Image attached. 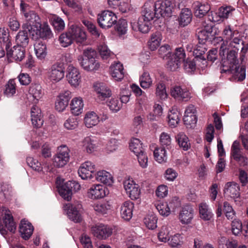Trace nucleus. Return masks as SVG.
<instances>
[{
    "instance_id": "obj_37",
    "label": "nucleus",
    "mask_w": 248,
    "mask_h": 248,
    "mask_svg": "<svg viewBox=\"0 0 248 248\" xmlns=\"http://www.w3.org/2000/svg\"><path fill=\"white\" fill-rule=\"evenodd\" d=\"M27 30L22 29L20 31L16 37V42L17 46L26 47L29 43V38L28 35Z\"/></svg>"
},
{
    "instance_id": "obj_9",
    "label": "nucleus",
    "mask_w": 248,
    "mask_h": 248,
    "mask_svg": "<svg viewBox=\"0 0 248 248\" xmlns=\"http://www.w3.org/2000/svg\"><path fill=\"white\" fill-rule=\"evenodd\" d=\"M64 76V68L61 63L57 62L53 64L48 72V78L52 82H57Z\"/></svg>"
},
{
    "instance_id": "obj_54",
    "label": "nucleus",
    "mask_w": 248,
    "mask_h": 248,
    "mask_svg": "<svg viewBox=\"0 0 248 248\" xmlns=\"http://www.w3.org/2000/svg\"><path fill=\"white\" fill-rule=\"evenodd\" d=\"M138 31L143 33L149 32L150 27V21L140 17L138 22Z\"/></svg>"
},
{
    "instance_id": "obj_19",
    "label": "nucleus",
    "mask_w": 248,
    "mask_h": 248,
    "mask_svg": "<svg viewBox=\"0 0 248 248\" xmlns=\"http://www.w3.org/2000/svg\"><path fill=\"white\" fill-rule=\"evenodd\" d=\"M87 194L92 199L104 198L106 195V187L99 184L93 185L89 189Z\"/></svg>"
},
{
    "instance_id": "obj_4",
    "label": "nucleus",
    "mask_w": 248,
    "mask_h": 248,
    "mask_svg": "<svg viewBox=\"0 0 248 248\" xmlns=\"http://www.w3.org/2000/svg\"><path fill=\"white\" fill-rule=\"evenodd\" d=\"M33 38H42L44 40H48L53 37V34L47 22H44L40 26L33 29L29 32Z\"/></svg>"
},
{
    "instance_id": "obj_17",
    "label": "nucleus",
    "mask_w": 248,
    "mask_h": 248,
    "mask_svg": "<svg viewBox=\"0 0 248 248\" xmlns=\"http://www.w3.org/2000/svg\"><path fill=\"white\" fill-rule=\"evenodd\" d=\"M66 78L68 82L75 87L78 86L80 82L81 76L79 71L72 65H69L67 68Z\"/></svg>"
},
{
    "instance_id": "obj_41",
    "label": "nucleus",
    "mask_w": 248,
    "mask_h": 248,
    "mask_svg": "<svg viewBox=\"0 0 248 248\" xmlns=\"http://www.w3.org/2000/svg\"><path fill=\"white\" fill-rule=\"evenodd\" d=\"M155 94L157 99L161 100H164L168 98L166 85L163 81H160L156 84Z\"/></svg>"
},
{
    "instance_id": "obj_2",
    "label": "nucleus",
    "mask_w": 248,
    "mask_h": 248,
    "mask_svg": "<svg viewBox=\"0 0 248 248\" xmlns=\"http://www.w3.org/2000/svg\"><path fill=\"white\" fill-rule=\"evenodd\" d=\"M117 17L111 11L106 10L102 12L97 16V22L99 26L103 29L111 28L116 23Z\"/></svg>"
},
{
    "instance_id": "obj_18",
    "label": "nucleus",
    "mask_w": 248,
    "mask_h": 248,
    "mask_svg": "<svg viewBox=\"0 0 248 248\" xmlns=\"http://www.w3.org/2000/svg\"><path fill=\"white\" fill-rule=\"evenodd\" d=\"M81 206L80 204H78V207H76L70 203L65 205V209L67 210V214L70 219L75 222H79L81 220L82 218L79 210Z\"/></svg>"
},
{
    "instance_id": "obj_51",
    "label": "nucleus",
    "mask_w": 248,
    "mask_h": 248,
    "mask_svg": "<svg viewBox=\"0 0 248 248\" xmlns=\"http://www.w3.org/2000/svg\"><path fill=\"white\" fill-rule=\"evenodd\" d=\"M170 227L163 226L158 233V238L160 242L166 243L169 240V235L170 232Z\"/></svg>"
},
{
    "instance_id": "obj_35",
    "label": "nucleus",
    "mask_w": 248,
    "mask_h": 248,
    "mask_svg": "<svg viewBox=\"0 0 248 248\" xmlns=\"http://www.w3.org/2000/svg\"><path fill=\"white\" fill-rule=\"evenodd\" d=\"M212 44L215 46H219V55L225 56V52L228 49V41L223 40L222 37H213L211 41Z\"/></svg>"
},
{
    "instance_id": "obj_12",
    "label": "nucleus",
    "mask_w": 248,
    "mask_h": 248,
    "mask_svg": "<svg viewBox=\"0 0 248 248\" xmlns=\"http://www.w3.org/2000/svg\"><path fill=\"white\" fill-rule=\"evenodd\" d=\"M91 232L94 236L99 239H106L111 235L112 230L107 225L99 224L92 226Z\"/></svg>"
},
{
    "instance_id": "obj_40",
    "label": "nucleus",
    "mask_w": 248,
    "mask_h": 248,
    "mask_svg": "<svg viewBox=\"0 0 248 248\" xmlns=\"http://www.w3.org/2000/svg\"><path fill=\"white\" fill-rule=\"evenodd\" d=\"M162 35L160 32H155L153 33L148 43L149 49L152 51L157 49L160 45Z\"/></svg>"
},
{
    "instance_id": "obj_1",
    "label": "nucleus",
    "mask_w": 248,
    "mask_h": 248,
    "mask_svg": "<svg viewBox=\"0 0 248 248\" xmlns=\"http://www.w3.org/2000/svg\"><path fill=\"white\" fill-rule=\"evenodd\" d=\"M4 214L5 215L3 217V222L4 225H3L1 218L0 217V233L5 236L7 234V231L5 228H6L10 232L14 233L16 230V226L13 220V217L10 213L9 210L4 207L0 206V214Z\"/></svg>"
},
{
    "instance_id": "obj_34",
    "label": "nucleus",
    "mask_w": 248,
    "mask_h": 248,
    "mask_svg": "<svg viewBox=\"0 0 248 248\" xmlns=\"http://www.w3.org/2000/svg\"><path fill=\"white\" fill-rule=\"evenodd\" d=\"M29 93L33 98L34 103H37L43 94L42 87L38 84H32L30 87Z\"/></svg>"
},
{
    "instance_id": "obj_21",
    "label": "nucleus",
    "mask_w": 248,
    "mask_h": 248,
    "mask_svg": "<svg viewBox=\"0 0 248 248\" xmlns=\"http://www.w3.org/2000/svg\"><path fill=\"white\" fill-rule=\"evenodd\" d=\"M25 47L16 46L13 49H9V47L6 48L7 55L8 57H12L16 61H21L25 57Z\"/></svg>"
},
{
    "instance_id": "obj_52",
    "label": "nucleus",
    "mask_w": 248,
    "mask_h": 248,
    "mask_svg": "<svg viewBox=\"0 0 248 248\" xmlns=\"http://www.w3.org/2000/svg\"><path fill=\"white\" fill-rule=\"evenodd\" d=\"M111 208V206L108 202H98L94 204V210L101 214H106Z\"/></svg>"
},
{
    "instance_id": "obj_46",
    "label": "nucleus",
    "mask_w": 248,
    "mask_h": 248,
    "mask_svg": "<svg viewBox=\"0 0 248 248\" xmlns=\"http://www.w3.org/2000/svg\"><path fill=\"white\" fill-rule=\"evenodd\" d=\"M16 93V83L15 79H10L5 85L4 93L8 97L13 96Z\"/></svg>"
},
{
    "instance_id": "obj_61",
    "label": "nucleus",
    "mask_w": 248,
    "mask_h": 248,
    "mask_svg": "<svg viewBox=\"0 0 248 248\" xmlns=\"http://www.w3.org/2000/svg\"><path fill=\"white\" fill-rule=\"evenodd\" d=\"M98 50L101 56L104 59H107L109 57L114 55L105 44L99 45Z\"/></svg>"
},
{
    "instance_id": "obj_49",
    "label": "nucleus",
    "mask_w": 248,
    "mask_h": 248,
    "mask_svg": "<svg viewBox=\"0 0 248 248\" xmlns=\"http://www.w3.org/2000/svg\"><path fill=\"white\" fill-rule=\"evenodd\" d=\"M129 148L130 150L135 155L141 153L144 150V148L142 146V143H141L139 139L137 138H134L131 140L129 144Z\"/></svg>"
},
{
    "instance_id": "obj_50",
    "label": "nucleus",
    "mask_w": 248,
    "mask_h": 248,
    "mask_svg": "<svg viewBox=\"0 0 248 248\" xmlns=\"http://www.w3.org/2000/svg\"><path fill=\"white\" fill-rule=\"evenodd\" d=\"M0 43L3 44L5 49L10 46V41L9 40V33L8 30L4 28H0Z\"/></svg>"
},
{
    "instance_id": "obj_3",
    "label": "nucleus",
    "mask_w": 248,
    "mask_h": 248,
    "mask_svg": "<svg viewBox=\"0 0 248 248\" xmlns=\"http://www.w3.org/2000/svg\"><path fill=\"white\" fill-rule=\"evenodd\" d=\"M237 53V51L231 50L228 52L226 57L225 55L221 56L222 57V62L220 72L222 74L223 72L229 71L228 68L234 67L235 65L238 64ZM225 54L226 52H225Z\"/></svg>"
},
{
    "instance_id": "obj_48",
    "label": "nucleus",
    "mask_w": 248,
    "mask_h": 248,
    "mask_svg": "<svg viewBox=\"0 0 248 248\" xmlns=\"http://www.w3.org/2000/svg\"><path fill=\"white\" fill-rule=\"evenodd\" d=\"M155 159L159 163L165 162L167 159L166 151L164 147L156 148L154 152Z\"/></svg>"
},
{
    "instance_id": "obj_44",
    "label": "nucleus",
    "mask_w": 248,
    "mask_h": 248,
    "mask_svg": "<svg viewBox=\"0 0 248 248\" xmlns=\"http://www.w3.org/2000/svg\"><path fill=\"white\" fill-rule=\"evenodd\" d=\"M179 146L185 151H187L190 147L188 137L183 132H180L176 137Z\"/></svg>"
},
{
    "instance_id": "obj_14",
    "label": "nucleus",
    "mask_w": 248,
    "mask_h": 248,
    "mask_svg": "<svg viewBox=\"0 0 248 248\" xmlns=\"http://www.w3.org/2000/svg\"><path fill=\"white\" fill-rule=\"evenodd\" d=\"M229 71L223 72V74L232 75L230 80L232 81H240L246 78V68L244 66L241 67L235 65L234 67L228 68Z\"/></svg>"
},
{
    "instance_id": "obj_59",
    "label": "nucleus",
    "mask_w": 248,
    "mask_h": 248,
    "mask_svg": "<svg viewBox=\"0 0 248 248\" xmlns=\"http://www.w3.org/2000/svg\"><path fill=\"white\" fill-rule=\"evenodd\" d=\"M27 163L30 167L36 171H40L42 170L41 163L33 157H28L27 158Z\"/></svg>"
},
{
    "instance_id": "obj_31",
    "label": "nucleus",
    "mask_w": 248,
    "mask_h": 248,
    "mask_svg": "<svg viewBox=\"0 0 248 248\" xmlns=\"http://www.w3.org/2000/svg\"><path fill=\"white\" fill-rule=\"evenodd\" d=\"M83 106V100L80 97H74L70 104L71 111L76 116H78L82 112Z\"/></svg>"
},
{
    "instance_id": "obj_25",
    "label": "nucleus",
    "mask_w": 248,
    "mask_h": 248,
    "mask_svg": "<svg viewBox=\"0 0 248 248\" xmlns=\"http://www.w3.org/2000/svg\"><path fill=\"white\" fill-rule=\"evenodd\" d=\"M78 61L81 67L85 70L90 71L97 69L99 67V63L95 59L84 58L82 55L78 57Z\"/></svg>"
},
{
    "instance_id": "obj_57",
    "label": "nucleus",
    "mask_w": 248,
    "mask_h": 248,
    "mask_svg": "<svg viewBox=\"0 0 248 248\" xmlns=\"http://www.w3.org/2000/svg\"><path fill=\"white\" fill-rule=\"evenodd\" d=\"M115 30L121 34H124L126 32L127 23L125 19H121L115 23Z\"/></svg>"
},
{
    "instance_id": "obj_55",
    "label": "nucleus",
    "mask_w": 248,
    "mask_h": 248,
    "mask_svg": "<svg viewBox=\"0 0 248 248\" xmlns=\"http://www.w3.org/2000/svg\"><path fill=\"white\" fill-rule=\"evenodd\" d=\"M206 49L205 47L204 44L199 42V44L197 45L193 49V54L195 58H199L201 59L205 60L203 54L205 53Z\"/></svg>"
},
{
    "instance_id": "obj_28",
    "label": "nucleus",
    "mask_w": 248,
    "mask_h": 248,
    "mask_svg": "<svg viewBox=\"0 0 248 248\" xmlns=\"http://www.w3.org/2000/svg\"><path fill=\"white\" fill-rule=\"evenodd\" d=\"M72 185H74L73 183L68 181L58 187L60 195L67 201L71 199Z\"/></svg>"
},
{
    "instance_id": "obj_22",
    "label": "nucleus",
    "mask_w": 248,
    "mask_h": 248,
    "mask_svg": "<svg viewBox=\"0 0 248 248\" xmlns=\"http://www.w3.org/2000/svg\"><path fill=\"white\" fill-rule=\"evenodd\" d=\"M19 229L21 237L25 240L31 237L34 230L31 224L25 219L21 220Z\"/></svg>"
},
{
    "instance_id": "obj_45",
    "label": "nucleus",
    "mask_w": 248,
    "mask_h": 248,
    "mask_svg": "<svg viewBox=\"0 0 248 248\" xmlns=\"http://www.w3.org/2000/svg\"><path fill=\"white\" fill-rule=\"evenodd\" d=\"M58 41L60 45L64 47L70 46L74 42L72 37L70 36L67 31L61 34Z\"/></svg>"
},
{
    "instance_id": "obj_6",
    "label": "nucleus",
    "mask_w": 248,
    "mask_h": 248,
    "mask_svg": "<svg viewBox=\"0 0 248 248\" xmlns=\"http://www.w3.org/2000/svg\"><path fill=\"white\" fill-rule=\"evenodd\" d=\"M24 16L25 18L26 23L22 25V29L27 30L30 32L33 29L40 26L41 20L40 17L35 11L32 10L28 13H26Z\"/></svg>"
},
{
    "instance_id": "obj_27",
    "label": "nucleus",
    "mask_w": 248,
    "mask_h": 248,
    "mask_svg": "<svg viewBox=\"0 0 248 248\" xmlns=\"http://www.w3.org/2000/svg\"><path fill=\"white\" fill-rule=\"evenodd\" d=\"M213 26L212 25L207 24L204 26L203 29L200 30L197 33L199 42L204 44L206 41H211L212 39Z\"/></svg>"
},
{
    "instance_id": "obj_43",
    "label": "nucleus",
    "mask_w": 248,
    "mask_h": 248,
    "mask_svg": "<svg viewBox=\"0 0 248 248\" xmlns=\"http://www.w3.org/2000/svg\"><path fill=\"white\" fill-rule=\"evenodd\" d=\"M157 217L153 213L147 215L144 218V224L150 230H154L157 227Z\"/></svg>"
},
{
    "instance_id": "obj_24",
    "label": "nucleus",
    "mask_w": 248,
    "mask_h": 248,
    "mask_svg": "<svg viewBox=\"0 0 248 248\" xmlns=\"http://www.w3.org/2000/svg\"><path fill=\"white\" fill-rule=\"evenodd\" d=\"M234 9L231 6L220 7L217 13L213 16V20L214 22H221L224 19L229 17L232 15V12Z\"/></svg>"
},
{
    "instance_id": "obj_58",
    "label": "nucleus",
    "mask_w": 248,
    "mask_h": 248,
    "mask_svg": "<svg viewBox=\"0 0 248 248\" xmlns=\"http://www.w3.org/2000/svg\"><path fill=\"white\" fill-rule=\"evenodd\" d=\"M168 242L171 247H177L182 243V237L180 234L176 233L170 237Z\"/></svg>"
},
{
    "instance_id": "obj_16",
    "label": "nucleus",
    "mask_w": 248,
    "mask_h": 248,
    "mask_svg": "<svg viewBox=\"0 0 248 248\" xmlns=\"http://www.w3.org/2000/svg\"><path fill=\"white\" fill-rule=\"evenodd\" d=\"M93 87L97 94V97L100 101H104L111 95L110 89L104 83H96Z\"/></svg>"
},
{
    "instance_id": "obj_30",
    "label": "nucleus",
    "mask_w": 248,
    "mask_h": 248,
    "mask_svg": "<svg viewBox=\"0 0 248 248\" xmlns=\"http://www.w3.org/2000/svg\"><path fill=\"white\" fill-rule=\"evenodd\" d=\"M94 177L98 182L108 186L111 185L113 182V179L111 174L104 170L98 171L94 174Z\"/></svg>"
},
{
    "instance_id": "obj_26",
    "label": "nucleus",
    "mask_w": 248,
    "mask_h": 248,
    "mask_svg": "<svg viewBox=\"0 0 248 248\" xmlns=\"http://www.w3.org/2000/svg\"><path fill=\"white\" fill-rule=\"evenodd\" d=\"M134 204L127 201L123 202L120 208L121 217L125 220H129L132 217Z\"/></svg>"
},
{
    "instance_id": "obj_38",
    "label": "nucleus",
    "mask_w": 248,
    "mask_h": 248,
    "mask_svg": "<svg viewBox=\"0 0 248 248\" xmlns=\"http://www.w3.org/2000/svg\"><path fill=\"white\" fill-rule=\"evenodd\" d=\"M99 122V117L93 111L88 112L84 118V123L88 128H91L97 125Z\"/></svg>"
},
{
    "instance_id": "obj_60",
    "label": "nucleus",
    "mask_w": 248,
    "mask_h": 248,
    "mask_svg": "<svg viewBox=\"0 0 248 248\" xmlns=\"http://www.w3.org/2000/svg\"><path fill=\"white\" fill-rule=\"evenodd\" d=\"M231 156L240 166H245L248 164V158L242 154V152L232 155Z\"/></svg>"
},
{
    "instance_id": "obj_13",
    "label": "nucleus",
    "mask_w": 248,
    "mask_h": 248,
    "mask_svg": "<svg viewBox=\"0 0 248 248\" xmlns=\"http://www.w3.org/2000/svg\"><path fill=\"white\" fill-rule=\"evenodd\" d=\"M67 31L72 37L73 41L77 43H82L86 39L85 31L79 26L77 25H72Z\"/></svg>"
},
{
    "instance_id": "obj_10",
    "label": "nucleus",
    "mask_w": 248,
    "mask_h": 248,
    "mask_svg": "<svg viewBox=\"0 0 248 248\" xmlns=\"http://www.w3.org/2000/svg\"><path fill=\"white\" fill-rule=\"evenodd\" d=\"M124 186L126 193L131 200H137L140 197V189L138 184L133 180H127L124 182Z\"/></svg>"
},
{
    "instance_id": "obj_33",
    "label": "nucleus",
    "mask_w": 248,
    "mask_h": 248,
    "mask_svg": "<svg viewBox=\"0 0 248 248\" xmlns=\"http://www.w3.org/2000/svg\"><path fill=\"white\" fill-rule=\"evenodd\" d=\"M37 58L40 60H44L47 55V48L45 43L38 40L34 45Z\"/></svg>"
},
{
    "instance_id": "obj_15",
    "label": "nucleus",
    "mask_w": 248,
    "mask_h": 248,
    "mask_svg": "<svg viewBox=\"0 0 248 248\" xmlns=\"http://www.w3.org/2000/svg\"><path fill=\"white\" fill-rule=\"evenodd\" d=\"M194 210L189 205L184 206L180 212L179 219L183 224H188L191 223L194 217Z\"/></svg>"
},
{
    "instance_id": "obj_7",
    "label": "nucleus",
    "mask_w": 248,
    "mask_h": 248,
    "mask_svg": "<svg viewBox=\"0 0 248 248\" xmlns=\"http://www.w3.org/2000/svg\"><path fill=\"white\" fill-rule=\"evenodd\" d=\"M170 93L174 99L181 101H187L191 98V93L185 87L176 85L170 88Z\"/></svg>"
},
{
    "instance_id": "obj_20",
    "label": "nucleus",
    "mask_w": 248,
    "mask_h": 248,
    "mask_svg": "<svg viewBox=\"0 0 248 248\" xmlns=\"http://www.w3.org/2000/svg\"><path fill=\"white\" fill-rule=\"evenodd\" d=\"M154 9L155 6L153 2L151 1H146L142 8L141 18L151 21L155 17H156Z\"/></svg>"
},
{
    "instance_id": "obj_64",
    "label": "nucleus",
    "mask_w": 248,
    "mask_h": 248,
    "mask_svg": "<svg viewBox=\"0 0 248 248\" xmlns=\"http://www.w3.org/2000/svg\"><path fill=\"white\" fill-rule=\"evenodd\" d=\"M181 63L178 60L174 59L172 56L168 61L167 67L170 71H175L179 67Z\"/></svg>"
},
{
    "instance_id": "obj_53",
    "label": "nucleus",
    "mask_w": 248,
    "mask_h": 248,
    "mask_svg": "<svg viewBox=\"0 0 248 248\" xmlns=\"http://www.w3.org/2000/svg\"><path fill=\"white\" fill-rule=\"evenodd\" d=\"M168 123L170 126L175 127L179 122V113L177 110L170 111L168 114Z\"/></svg>"
},
{
    "instance_id": "obj_42",
    "label": "nucleus",
    "mask_w": 248,
    "mask_h": 248,
    "mask_svg": "<svg viewBox=\"0 0 248 248\" xmlns=\"http://www.w3.org/2000/svg\"><path fill=\"white\" fill-rule=\"evenodd\" d=\"M199 207L200 217L202 219L205 221H208L212 218L213 214L206 203H200Z\"/></svg>"
},
{
    "instance_id": "obj_47",
    "label": "nucleus",
    "mask_w": 248,
    "mask_h": 248,
    "mask_svg": "<svg viewBox=\"0 0 248 248\" xmlns=\"http://www.w3.org/2000/svg\"><path fill=\"white\" fill-rule=\"evenodd\" d=\"M140 86L143 89H148L153 84V80L150 77L149 73L144 72L140 78Z\"/></svg>"
},
{
    "instance_id": "obj_11",
    "label": "nucleus",
    "mask_w": 248,
    "mask_h": 248,
    "mask_svg": "<svg viewBox=\"0 0 248 248\" xmlns=\"http://www.w3.org/2000/svg\"><path fill=\"white\" fill-rule=\"evenodd\" d=\"M72 97V93L69 91H65L60 93L55 102L56 109L59 112L63 111L67 107Z\"/></svg>"
},
{
    "instance_id": "obj_36",
    "label": "nucleus",
    "mask_w": 248,
    "mask_h": 248,
    "mask_svg": "<svg viewBox=\"0 0 248 248\" xmlns=\"http://www.w3.org/2000/svg\"><path fill=\"white\" fill-rule=\"evenodd\" d=\"M194 15L196 16L201 18L205 16L210 10V6L207 4H202L197 1L193 5Z\"/></svg>"
},
{
    "instance_id": "obj_63",
    "label": "nucleus",
    "mask_w": 248,
    "mask_h": 248,
    "mask_svg": "<svg viewBox=\"0 0 248 248\" xmlns=\"http://www.w3.org/2000/svg\"><path fill=\"white\" fill-rule=\"evenodd\" d=\"M183 120L185 125L192 127L197 122V117L196 115H185Z\"/></svg>"
},
{
    "instance_id": "obj_23",
    "label": "nucleus",
    "mask_w": 248,
    "mask_h": 248,
    "mask_svg": "<svg viewBox=\"0 0 248 248\" xmlns=\"http://www.w3.org/2000/svg\"><path fill=\"white\" fill-rule=\"evenodd\" d=\"M31 121L33 126L35 128L40 127L43 124L41 111L36 105H33L31 108Z\"/></svg>"
},
{
    "instance_id": "obj_39",
    "label": "nucleus",
    "mask_w": 248,
    "mask_h": 248,
    "mask_svg": "<svg viewBox=\"0 0 248 248\" xmlns=\"http://www.w3.org/2000/svg\"><path fill=\"white\" fill-rule=\"evenodd\" d=\"M192 20V13L188 8L182 9L179 17V22L181 26H185L190 23Z\"/></svg>"
},
{
    "instance_id": "obj_62",
    "label": "nucleus",
    "mask_w": 248,
    "mask_h": 248,
    "mask_svg": "<svg viewBox=\"0 0 248 248\" xmlns=\"http://www.w3.org/2000/svg\"><path fill=\"white\" fill-rule=\"evenodd\" d=\"M53 164L58 168H61L65 166L69 161L67 158L61 157L60 155L56 154L53 158Z\"/></svg>"
},
{
    "instance_id": "obj_29",
    "label": "nucleus",
    "mask_w": 248,
    "mask_h": 248,
    "mask_svg": "<svg viewBox=\"0 0 248 248\" xmlns=\"http://www.w3.org/2000/svg\"><path fill=\"white\" fill-rule=\"evenodd\" d=\"M224 192L231 198H238L240 195L239 185L234 182H228L225 186Z\"/></svg>"
},
{
    "instance_id": "obj_56",
    "label": "nucleus",
    "mask_w": 248,
    "mask_h": 248,
    "mask_svg": "<svg viewBox=\"0 0 248 248\" xmlns=\"http://www.w3.org/2000/svg\"><path fill=\"white\" fill-rule=\"evenodd\" d=\"M78 124L77 118L69 117L64 123L63 126L67 130H74L78 127Z\"/></svg>"
},
{
    "instance_id": "obj_32",
    "label": "nucleus",
    "mask_w": 248,
    "mask_h": 248,
    "mask_svg": "<svg viewBox=\"0 0 248 248\" xmlns=\"http://www.w3.org/2000/svg\"><path fill=\"white\" fill-rule=\"evenodd\" d=\"M123 70V66L119 62L112 64L110 68L111 76L116 81H120L124 78V73Z\"/></svg>"
},
{
    "instance_id": "obj_5",
    "label": "nucleus",
    "mask_w": 248,
    "mask_h": 248,
    "mask_svg": "<svg viewBox=\"0 0 248 248\" xmlns=\"http://www.w3.org/2000/svg\"><path fill=\"white\" fill-rule=\"evenodd\" d=\"M154 11L156 15V18L160 16H169L171 13L172 3L169 0H159L154 3Z\"/></svg>"
},
{
    "instance_id": "obj_8",
    "label": "nucleus",
    "mask_w": 248,
    "mask_h": 248,
    "mask_svg": "<svg viewBox=\"0 0 248 248\" xmlns=\"http://www.w3.org/2000/svg\"><path fill=\"white\" fill-rule=\"evenodd\" d=\"M95 165L91 161H87L82 163L79 167L78 173L83 180L91 179L94 176Z\"/></svg>"
}]
</instances>
